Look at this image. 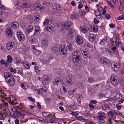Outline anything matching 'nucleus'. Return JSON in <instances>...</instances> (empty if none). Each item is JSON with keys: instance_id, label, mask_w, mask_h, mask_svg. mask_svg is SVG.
Here are the masks:
<instances>
[{"instance_id": "obj_32", "label": "nucleus", "mask_w": 124, "mask_h": 124, "mask_svg": "<svg viewBox=\"0 0 124 124\" xmlns=\"http://www.w3.org/2000/svg\"><path fill=\"white\" fill-rule=\"evenodd\" d=\"M42 114L45 117H48L50 116V113L48 112H44L42 113Z\"/></svg>"}, {"instance_id": "obj_45", "label": "nucleus", "mask_w": 124, "mask_h": 124, "mask_svg": "<svg viewBox=\"0 0 124 124\" xmlns=\"http://www.w3.org/2000/svg\"><path fill=\"white\" fill-rule=\"evenodd\" d=\"M18 73L21 75H23V70L21 68H18Z\"/></svg>"}, {"instance_id": "obj_17", "label": "nucleus", "mask_w": 124, "mask_h": 124, "mask_svg": "<svg viewBox=\"0 0 124 124\" xmlns=\"http://www.w3.org/2000/svg\"><path fill=\"white\" fill-rule=\"evenodd\" d=\"M80 30L82 32L85 34L87 33L89 29L86 27H82L80 29Z\"/></svg>"}, {"instance_id": "obj_44", "label": "nucleus", "mask_w": 124, "mask_h": 124, "mask_svg": "<svg viewBox=\"0 0 124 124\" xmlns=\"http://www.w3.org/2000/svg\"><path fill=\"white\" fill-rule=\"evenodd\" d=\"M98 27L96 26H93L91 27L92 30L94 31H97Z\"/></svg>"}, {"instance_id": "obj_27", "label": "nucleus", "mask_w": 124, "mask_h": 124, "mask_svg": "<svg viewBox=\"0 0 124 124\" xmlns=\"http://www.w3.org/2000/svg\"><path fill=\"white\" fill-rule=\"evenodd\" d=\"M24 67L27 69H29L31 66V64L28 63V62H23Z\"/></svg>"}, {"instance_id": "obj_4", "label": "nucleus", "mask_w": 124, "mask_h": 124, "mask_svg": "<svg viewBox=\"0 0 124 124\" xmlns=\"http://www.w3.org/2000/svg\"><path fill=\"white\" fill-rule=\"evenodd\" d=\"M66 48V46L62 44L60 46L59 52L62 56H66L67 55Z\"/></svg>"}, {"instance_id": "obj_38", "label": "nucleus", "mask_w": 124, "mask_h": 124, "mask_svg": "<svg viewBox=\"0 0 124 124\" xmlns=\"http://www.w3.org/2000/svg\"><path fill=\"white\" fill-rule=\"evenodd\" d=\"M51 27V25H48L46 28V30L49 31H51L52 29Z\"/></svg>"}, {"instance_id": "obj_57", "label": "nucleus", "mask_w": 124, "mask_h": 124, "mask_svg": "<svg viewBox=\"0 0 124 124\" xmlns=\"http://www.w3.org/2000/svg\"><path fill=\"white\" fill-rule=\"evenodd\" d=\"M35 91L37 93H38L39 94L42 95V92H41V91H40L39 90H35Z\"/></svg>"}, {"instance_id": "obj_48", "label": "nucleus", "mask_w": 124, "mask_h": 124, "mask_svg": "<svg viewBox=\"0 0 124 124\" xmlns=\"http://www.w3.org/2000/svg\"><path fill=\"white\" fill-rule=\"evenodd\" d=\"M20 24L23 27L26 26V25L25 22L24 21L21 22L20 23Z\"/></svg>"}, {"instance_id": "obj_29", "label": "nucleus", "mask_w": 124, "mask_h": 124, "mask_svg": "<svg viewBox=\"0 0 124 124\" xmlns=\"http://www.w3.org/2000/svg\"><path fill=\"white\" fill-rule=\"evenodd\" d=\"M100 61L101 62H108L109 61V60L108 58L105 57H102L101 58Z\"/></svg>"}, {"instance_id": "obj_10", "label": "nucleus", "mask_w": 124, "mask_h": 124, "mask_svg": "<svg viewBox=\"0 0 124 124\" xmlns=\"http://www.w3.org/2000/svg\"><path fill=\"white\" fill-rule=\"evenodd\" d=\"M76 42L79 45L82 44L83 41V38L80 35H78L76 37Z\"/></svg>"}, {"instance_id": "obj_42", "label": "nucleus", "mask_w": 124, "mask_h": 124, "mask_svg": "<svg viewBox=\"0 0 124 124\" xmlns=\"http://www.w3.org/2000/svg\"><path fill=\"white\" fill-rule=\"evenodd\" d=\"M75 91L74 89L71 90L69 91L68 92V93L69 94L73 95L74 94V93L75 92Z\"/></svg>"}, {"instance_id": "obj_56", "label": "nucleus", "mask_w": 124, "mask_h": 124, "mask_svg": "<svg viewBox=\"0 0 124 124\" xmlns=\"http://www.w3.org/2000/svg\"><path fill=\"white\" fill-rule=\"evenodd\" d=\"M5 7L2 4H0V8L2 10H5L6 9Z\"/></svg>"}, {"instance_id": "obj_16", "label": "nucleus", "mask_w": 124, "mask_h": 124, "mask_svg": "<svg viewBox=\"0 0 124 124\" xmlns=\"http://www.w3.org/2000/svg\"><path fill=\"white\" fill-rule=\"evenodd\" d=\"M68 35H70L71 37L73 36L75 33L74 30L73 29H70L67 31Z\"/></svg>"}, {"instance_id": "obj_61", "label": "nucleus", "mask_w": 124, "mask_h": 124, "mask_svg": "<svg viewBox=\"0 0 124 124\" xmlns=\"http://www.w3.org/2000/svg\"><path fill=\"white\" fill-rule=\"evenodd\" d=\"M116 106L118 110H120L121 109V105H119L118 104H117L116 105Z\"/></svg>"}, {"instance_id": "obj_23", "label": "nucleus", "mask_w": 124, "mask_h": 124, "mask_svg": "<svg viewBox=\"0 0 124 124\" xmlns=\"http://www.w3.org/2000/svg\"><path fill=\"white\" fill-rule=\"evenodd\" d=\"M95 38V36L93 34H90L89 36V40L91 41H93Z\"/></svg>"}, {"instance_id": "obj_34", "label": "nucleus", "mask_w": 124, "mask_h": 124, "mask_svg": "<svg viewBox=\"0 0 124 124\" xmlns=\"http://www.w3.org/2000/svg\"><path fill=\"white\" fill-rule=\"evenodd\" d=\"M21 87L23 89H26L28 87L27 84L25 83L21 84Z\"/></svg>"}, {"instance_id": "obj_64", "label": "nucleus", "mask_w": 124, "mask_h": 124, "mask_svg": "<svg viewBox=\"0 0 124 124\" xmlns=\"http://www.w3.org/2000/svg\"><path fill=\"white\" fill-rule=\"evenodd\" d=\"M23 103H21L18 106V108L20 109H22L23 108Z\"/></svg>"}, {"instance_id": "obj_60", "label": "nucleus", "mask_w": 124, "mask_h": 124, "mask_svg": "<svg viewBox=\"0 0 124 124\" xmlns=\"http://www.w3.org/2000/svg\"><path fill=\"white\" fill-rule=\"evenodd\" d=\"M98 102L95 100H91L90 101V103L92 104H96Z\"/></svg>"}, {"instance_id": "obj_22", "label": "nucleus", "mask_w": 124, "mask_h": 124, "mask_svg": "<svg viewBox=\"0 0 124 124\" xmlns=\"http://www.w3.org/2000/svg\"><path fill=\"white\" fill-rule=\"evenodd\" d=\"M81 53L82 54L84 58H86L88 56V52L85 50L83 49L81 51Z\"/></svg>"}, {"instance_id": "obj_7", "label": "nucleus", "mask_w": 124, "mask_h": 124, "mask_svg": "<svg viewBox=\"0 0 124 124\" xmlns=\"http://www.w3.org/2000/svg\"><path fill=\"white\" fill-rule=\"evenodd\" d=\"M98 114L99 115L96 116L95 117V118L97 119H99L100 120H102L106 118V115L104 112L99 111L98 112Z\"/></svg>"}, {"instance_id": "obj_41", "label": "nucleus", "mask_w": 124, "mask_h": 124, "mask_svg": "<svg viewBox=\"0 0 124 124\" xmlns=\"http://www.w3.org/2000/svg\"><path fill=\"white\" fill-rule=\"evenodd\" d=\"M7 58L8 62H12V61L13 58L10 55H8L7 56Z\"/></svg>"}, {"instance_id": "obj_11", "label": "nucleus", "mask_w": 124, "mask_h": 124, "mask_svg": "<svg viewBox=\"0 0 124 124\" xmlns=\"http://www.w3.org/2000/svg\"><path fill=\"white\" fill-rule=\"evenodd\" d=\"M31 47L33 52L35 55H37L40 54V51L37 49L34 46L32 45Z\"/></svg>"}, {"instance_id": "obj_54", "label": "nucleus", "mask_w": 124, "mask_h": 124, "mask_svg": "<svg viewBox=\"0 0 124 124\" xmlns=\"http://www.w3.org/2000/svg\"><path fill=\"white\" fill-rule=\"evenodd\" d=\"M82 86V84L80 82L77 85V87H78L79 89H81Z\"/></svg>"}, {"instance_id": "obj_63", "label": "nucleus", "mask_w": 124, "mask_h": 124, "mask_svg": "<svg viewBox=\"0 0 124 124\" xmlns=\"http://www.w3.org/2000/svg\"><path fill=\"white\" fill-rule=\"evenodd\" d=\"M79 120H80L81 121L84 122V118L81 116H79L78 118Z\"/></svg>"}, {"instance_id": "obj_33", "label": "nucleus", "mask_w": 124, "mask_h": 124, "mask_svg": "<svg viewBox=\"0 0 124 124\" xmlns=\"http://www.w3.org/2000/svg\"><path fill=\"white\" fill-rule=\"evenodd\" d=\"M87 47L88 50L89 51H91L93 49V48L92 45L90 44H87V45H85Z\"/></svg>"}, {"instance_id": "obj_35", "label": "nucleus", "mask_w": 124, "mask_h": 124, "mask_svg": "<svg viewBox=\"0 0 124 124\" xmlns=\"http://www.w3.org/2000/svg\"><path fill=\"white\" fill-rule=\"evenodd\" d=\"M105 52L107 54H111L112 53V50L110 49H106Z\"/></svg>"}, {"instance_id": "obj_28", "label": "nucleus", "mask_w": 124, "mask_h": 124, "mask_svg": "<svg viewBox=\"0 0 124 124\" xmlns=\"http://www.w3.org/2000/svg\"><path fill=\"white\" fill-rule=\"evenodd\" d=\"M107 42V39H103L101 41L100 44L101 45H104L106 44Z\"/></svg>"}, {"instance_id": "obj_25", "label": "nucleus", "mask_w": 124, "mask_h": 124, "mask_svg": "<svg viewBox=\"0 0 124 124\" xmlns=\"http://www.w3.org/2000/svg\"><path fill=\"white\" fill-rule=\"evenodd\" d=\"M61 6L60 4L57 3L53 5V8L56 10H59L60 9Z\"/></svg>"}, {"instance_id": "obj_36", "label": "nucleus", "mask_w": 124, "mask_h": 124, "mask_svg": "<svg viewBox=\"0 0 124 124\" xmlns=\"http://www.w3.org/2000/svg\"><path fill=\"white\" fill-rule=\"evenodd\" d=\"M70 114L72 115L73 116L76 118H78V117L79 116H78L79 115L78 114L77 112H73L71 113Z\"/></svg>"}, {"instance_id": "obj_24", "label": "nucleus", "mask_w": 124, "mask_h": 124, "mask_svg": "<svg viewBox=\"0 0 124 124\" xmlns=\"http://www.w3.org/2000/svg\"><path fill=\"white\" fill-rule=\"evenodd\" d=\"M40 29L39 26H36L35 27V33L34 35H36L38 34L40 32L39 30Z\"/></svg>"}, {"instance_id": "obj_21", "label": "nucleus", "mask_w": 124, "mask_h": 124, "mask_svg": "<svg viewBox=\"0 0 124 124\" xmlns=\"http://www.w3.org/2000/svg\"><path fill=\"white\" fill-rule=\"evenodd\" d=\"M61 81V80H60L58 78H57L53 81V84L54 86H58V85L60 84Z\"/></svg>"}, {"instance_id": "obj_30", "label": "nucleus", "mask_w": 124, "mask_h": 124, "mask_svg": "<svg viewBox=\"0 0 124 124\" xmlns=\"http://www.w3.org/2000/svg\"><path fill=\"white\" fill-rule=\"evenodd\" d=\"M10 99L11 101L13 103H15L16 102V98L14 96H12L10 97Z\"/></svg>"}, {"instance_id": "obj_6", "label": "nucleus", "mask_w": 124, "mask_h": 124, "mask_svg": "<svg viewBox=\"0 0 124 124\" xmlns=\"http://www.w3.org/2000/svg\"><path fill=\"white\" fill-rule=\"evenodd\" d=\"M111 83L114 85H116L119 83V80L118 78L115 76H112L110 78Z\"/></svg>"}, {"instance_id": "obj_53", "label": "nucleus", "mask_w": 124, "mask_h": 124, "mask_svg": "<svg viewBox=\"0 0 124 124\" xmlns=\"http://www.w3.org/2000/svg\"><path fill=\"white\" fill-rule=\"evenodd\" d=\"M116 19L118 20H121V19H124V17L123 16H121L117 17L116 18Z\"/></svg>"}, {"instance_id": "obj_39", "label": "nucleus", "mask_w": 124, "mask_h": 124, "mask_svg": "<svg viewBox=\"0 0 124 124\" xmlns=\"http://www.w3.org/2000/svg\"><path fill=\"white\" fill-rule=\"evenodd\" d=\"M88 82L93 83L95 82V81L93 79L92 77H88Z\"/></svg>"}, {"instance_id": "obj_13", "label": "nucleus", "mask_w": 124, "mask_h": 124, "mask_svg": "<svg viewBox=\"0 0 124 124\" xmlns=\"http://www.w3.org/2000/svg\"><path fill=\"white\" fill-rule=\"evenodd\" d=\"M7 35L8 36H11L13 33V30L10 28L9 27L6 30Z\"/></svg>"}, {"instance_id": "obj_37", "label": "nucleus", "mask_w": 124, "mask_h": 124, "mask_svg": "<svg viewBox=\"0 0 124 124\" xmlns=\"http://www.w3.org/2000/svg\"><path fill=\"white\" fill-rule=\"evenodd\" d=\"M22 6L24 8H28L29 7V6L27 3H23L22 5Z\"/></svg>"}, {"instance_id": "obj_43", "label": "nucleus", "mask_w": 124, "mask_h": 124, "mask_svg": "<svg viewBox=\"0 0 124 124\" xmlns=\"http://www.w3.org/2000/svg\"><path fill=\"white\" fill-rule=\"evenodd\" d=\"M114 113L116 115H118L122 117L123 115L119 111L117 110H115L114 111Z\"/></svg>"}, {"instance_id": "obj_18", "label": "nucleus", "mask_w": 124, "mask_h": 124, "mask_svg": "<svg viewBox=\"0 0 124 124\" xmlns=\"http://www.w3.org/2000/svg\"><path fill=\"white\" fill-rule=\"evenodd\" d=\"M35 9L38 10H43L44 9L45 7L40 4H36L35 5Z\"/></svg>"}, {"instance_id": "obj_59", "label": "nucleus", "mask_w": 124, "mask_h": 124, "mask_svg": "<svg viewBox=\"0 0 124 124\" xmlns=\"http://www.w3.org/2000/svg\"><path fill=\"white\" fill-rule=\"evenodd\" d=\"M95 13L96 16L101 14V13L99 11L95 12Z\"/></svg>"}, {"instance_id": "obj_5", "label": "nucleus", "mask_w": 124, "mask_h": 124, "mask_svg": "<svg viewBox=\"0 0 124 124\" xmlns=\"http://www.w3.org/2000/svg\"><path fill=\"white\" fill-rule=\"evenodd\" d=\"M52 76L50 75L46 77L45 76L43 77L42 79V82L44 85H48L50 83V80L52 79Z\"/></svg>"}, {"instance_id": "obj_8", "label": "nucleus", "mask_w": 124, "mask_h": 124, "mask_svg": "<svg viewBox=\"0 0 124 124\" xmlns=\"http://www.w3.org/2000/svg\"><path fill=\"white\" fill-rule=\"evenodd\" d=\"M17 36L19 40L21 41H23L25 38V36L21 31H18L17 32Z\"/></svg>"}, {"instance_id": "obj_20", "label": "nucleus", "mask_w": 124, "mask_h": 124, "mask_svg": "<svg viewBox=\"0 0 124 124\" xmlns=\"http://www.w3.org/2000/svg\"><path fill=\"white\" fill-rule=\"evenodd\" d=\"M33 27L32 26H29L27 27L25 29V32L26 33H29L33 30Z\"/></svg>"}, {"instance_id": "obj_40", "label": "nucleus", "mask_w": 124, "mask_h": 124, "mask_svg": "<svg viewBox=\"0 0 124 124\" xmlns=\"http://www.w3.org/2000/svg\"><path fill=\"white\" fill-rule=\"evenodd\" d=\"M6 116L5 114L2 113L0 115V119L1 120H4L5 119Z\"/></svg>"}, {"instance_id": "obj_46", "label": "nucleus", "mask_w": 124, "mask_h": 124, "mask_svg": "<svg viewBox=\"0 0 124 124\" xmlns=\"http://www.w3.org/2000/svg\"><path fill=\"white\" fill-rule=\"evenodd\" d=\"M78 17V16L75 13L72 14L71 16V18L72 19L76 18Z\"/></svg>"}, {"instance_id": "obj_55", "label": "nucleus", "mask_w": 124, "mask_h": 124, "mask_svg": "<svg viewBox=\"0 0 124 124\" xmlns=\"http://www.w3.org/2000/svg\"><path fill=\"white\" fill-rule=\"evenodd\" d=\"M0 95L1 96H2L4 97H6V96H7L6 94L5 93L2 92H0Z\"/></svg>"}, {"instance_id": "obj_58", "label": "nucleus", "mask_w": 124, "mask_h": 124, "mask_svg": "<svg viewBox=\"0 0 124 124\" xmlns=\"http://www.w3.org/2000/svg\"><path fill=\"white\" fill-rule=\"evenodd\" d=\"M34 68L35 69V72H39V68L37 66H35L34 67Z\"/></svg>"}, {"instance_id": "obj_15", "label": "nucleus", "mask_w": 124, "mask_h": 124, "mask_svg": "<svg viewBox=\"0 0 124 124\" xmlns=\"http://www.w3.org/2000/svg\"><path fill=\"white\" fill-rule=\"evenodd\" d=\"M108 114L110 119H116V116L113 111H109L108 112Z\"/></svg>"}, {"instance_id": "obj_3", "label": "nucleus", "mask_w": 124, "mask_h": 124, "mask_svg": "<svg viewBox=\"0 0 124 124\" xmlns=\"http://www.w3.org/2000/svg\"><path fill=\"white\" fill-rule=\"evenodd\" d=\"M80 53L78 51H76L73 53L72 54V58L73 62H81L82 61V59L80 56Z\"/></svg>"}, {"instance_id": "obj_1", "label": "nucleus", "mask_w": 124, "mask_h": 124, "mask_svg": "<svg viewBox=\"0 0 124 124\" xmlns=\"http://www.w3.org/2000/svg\"><path fill=\"white\" fill-rule=\"evenodd\" d=\"M4 77L7 83L11 86H13L15 84L14 78L12 74L9 72H5L4 73Z\"/></svg>"}, {"instance_id": "obj_47", "label": "nucleus", "mask_w": 124, "mask_h": 124, "mask_svg": "<svg viewBox=\"0 0 124 124\" xmlns=\"http://www.w3.org/2000/svg\"><path fill=\"white\" fill-rule=\"evenodd\" d=\"M40 18V16H36L35 17L34 20L36 21V22H38L39 20V19Z\"/></svg>"}, {"instance_id": "obj_12", "label": "nucleus", "mask_w": 124, "mask_h": 124, "mask_svg": "<svg viewBox=\"0 0 124 124\" xmlns=\"http://www.w3.org/2000/svg\"><path fill=\"white\" fill-rule=\"evenodd\" d=\"M72 23L70 21L66 22L63 24V27L65 29H68L72 25Z\"/></svg>"}, {"instance_id": "obj_31", "label": "nucleus", "mask_w": 124, "mask_h": 124, "mask_svg": "<svg viewBox=\"0 0 124 124\" xmlns=\"http://www.w3.org/2000/svg\"><path fill=\"white\" fill-rule=\"evenodd\" d=\"M41 92H42V94H43V92H44L45 93H46L47 91L46 88L45 86H42L41 88Z\"/></svg>"}, {"instance_id": "obj_50", "label": "nucleus", "mask_w": 124, "mask_h": 124, "mask_svg": "<svg viewBox=\"0 0 124 124\" xmlns=\"http://www.w3.org/2000/svg\"><path fill=\"white\" fill-rule=\"evenodd\" d=\"M89 106L91 110H94V108L93 105L92 104L90 103L89 104Z\"/></svg>"}, {"instance_id": "obj_2", "label": "nucleus", "mask_w": 124, "mask_h": 124, "mask_svg": "<svg viewBox=\"0 0 124 124\" xmlns=\"http://www.w3.org/2000/svg\"><path fill=\"white\" fill-rule=\"evenodd\" d=\"M74 80V77L72 75L67 76L65 81V85L67 86H70L73 84Z\"/></svg>"}, {"instance_id": "obj_52", "label": "nucleus", "mask_w": 124, "mask_h": 124, "mask_svg": "<svg viewBox=\"0 0 124 124\" xmlns=\"http://www.w3.org/2000/svg\"><path fill=\"white\" fill-rule=\"evenodd\" d=\"M116 35H114V37H113V39H114V42H115V43L116 44V43H117V39L116 37Z\"/></svg>"}, {"instance_id": "obj_14", "label": "nucleus", "mask_w": 124, "mask_h": 124, "mask_svg": "<svg viewBox=\"0 0 124 124\" xmlns=\"http://www.w3.org/2000/svg\"><path fill=\"white\" fill-rule=\"evenodd\" d=\"M15 46V45L13 42H9L6 45L7 48L8 50L11 49Z\"/></svg>"}, {"instance_id": "obj_51", "label": "nucleus", "mask_w": 124, "mask_h": 124, "mask_svg": "<svg viewBox=\"0 0 124 124\" xmlns=\"http://www.w3.org/2000/svg\"><path fill=\"white\" fill-rule=\"evenodd\" d=\"M69 50L71 51L73 50L72 46L71 44H69L67 46Z\"/></svg>"}, {"instance_id": "obj_19", "label": "nucleus", "mask_w": 124, "mask_h": 124, "mask_svg": "<svg viewBox=\"0 0 124 124\" xmlns=\"http://www.w3.org/2000/svg\"><path fill=\"white\" fill-rule=\"evenodd\" d=\"M41 46L43 47H46L48 46V43L47 41L46 40H43L41 42Z\"/></svg>"}, {"instance_id": "obj_26", "label": "nucleus", "mask_w": 124, "mask_h": 124, "mask_svg": "<svg viewBox=\"0 0 124 124\" xmlns=\"http://www.w3.org/2000/svg\"><path fill=\"white\" fill-rule=\"evenodd\" d=\"M11 26L14 28H18L19 26V24L17 22H12L11 24Z\"/></svg>"}, {"instance_id": "obj_49", "label": "nucleus", "mask_w": 124, "mask_h": 124, "mask_svg": "<svg viewBox=\"0 0 124 124\" xmlns=\"http://www.w3.org/2000/svg\"><path fill=\"white\" fill-rule=\"evenodd\" d=\"M49 22V20L48 19L45 20L43 23L44 25L45 26H46L48 23Z\"/></svg>"}, {"instance_id": "obj_9", "label": "nucleus", "mask_w": 124, "mask_h": 124, "mask_svg": "<svg viewBox=\"0 0 124 124\" xmlns=\"http://www.w3.org/2000/svg\"><path fill=\"white\" fill-rule=\"evenodd\" d=\"M112 68L115 71H117L119 68V65L118 62H112L111 64Z\"/></svg>"}, {"instance_id": "obj_62", "label": "nucleus", "mask_w": 124, "mask_h": 124, "mask_svg": "<svg viewBox=\"0 0 124 124\" xmlns=\"http://www.w3.org/2000/svg\"><path fill=\"white\" fill-rule=\"evenodd\" d=\"M28 99L32 102H35V100L32 98L31 97H29Z\"/></svg>"}]
</instances>
